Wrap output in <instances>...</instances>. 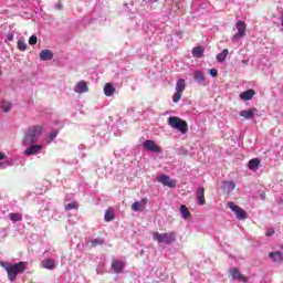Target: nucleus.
<instances>
[{"instance_id": "nucleus-1", "label": "nucleus", "mask_w": 283, "mask_h": 283, "mask_svg": "<svg viewBox=\"0 0 283 283\" xmlns=\"http://www.w3.org/2000/svg\"><path fill=\"white\" fill-rule=\"evenodd\" d=\"M0 266L7 271L10 282H14V280H17V275L24 273L28 269V262L20 261L18 263H6L0 261Z\"/></svg>"}, {"instance_id": "nucleus-2", "label": "nucleus", "mask_w": 283, "mask_h": 283, "mask_svg": "<svg viewBox=\"0 0 283 283\" xmlns=\"http://www.w3.org/2000/svg\"><path fill=\"white\" fill-rule=\"evenodd\" d=\"M41 134H43V126L41 125L30 126L24 132L22 145H36V140L41 138Z\"/></svg>"}, {"instance_id": "nucleus-3", "label": "nucleus", "mask_w": 283, "mask_h": 283, "mask_svg": "<svg viewBox=\"0 0 283 283\" xmlns=\"http://www.w3.org/2000/svg\"><path fill=\"white\" fill-rule=\"evenodd\" d=\"M168 125L169 127H172V129H177V132H180V134H187V132H189V125L187 124V122L177 116H170L168 118Z\"/></svg>"}, {"instance_id": "nucleus-4", "label": "nucleus", "mask_w": 283, "mask_h": 283, "mask_svg": "<svg viewBox=\"0 0 283 283\" xmlns=\"http://www.w3.org/2000/svg\"><path fill=\"white\" fill-rule=\"evenodd\" d=\"M153 240H155V242H158L159 244H174V242H176V233L175 232H166V233L155 232L153 234Z\"/></svg>"}, {"instance_id": "nucleus-5", "label": "nucleus", "mask_w": 283, "mask_h": 283, "mask_svg": "<svg viewBox=\"0 0 283 283\" xmlns=\"http://www.w3.org/2000/svg\"><path fill=\"white\" fill-rule=\"evenodd\" d=\"M235 28L238 32L232 36V43H238L241 39L247 36V23H244V21H237Z\"/></svg>"}, {"instance_id": "nucleus-6", "label": "nucleus", "mask_w": 283, "mask_h": 283, "mask_svg": "<svg viewBox=\"0 0 283 283\" xmlns=\"http://www.w3.org/2000/svg\"><path fill=\"white\" fill-rule=\"evenodd\" d=\"M228 207L234 212L238 220H247V211L244 209L233 203V201H229Z\"/></svg>"}, {"instance_id": "nucleus-7", "label": "nucleus", "mask_w": 283, "mask_h": 283, "mask_svg": "<svg viewBox=\"0 0 283 283\" xmlns=\"http://www.w3.org/2000/svg\"><path fill=\"white\" fill-rule=\"evenodd\" d=\"M125 266H127V262L123 260H114L111 264V269L116 275H120V273H124Z\"/></svg>"}, {"instance_id": "nucleus-8", "label": "nucleus", "mask_w": 283, "mask_h": 283, "mask_svg": "<svg viewBox=\"0 0 283 283\" xmlns=\"http://www.w3.org/2000/svg\"><path fill=\"white\" fill-rule=\"evenodd\" d=\"M27 147L24 150V156H36V154H41V149H43L42 145L31 144V145H23Z\"/></svg>"}, {"instance_id": "nucleus-9", "label": "nucleus", "mask_w": 283, "mask_h": 283, "mask_svg": "<svg viewBox=\"0 0 283 283\" xmlns=\"http://www.w3.org/2000/svg\"><path fill=\"white\" fill-rule=\"evenodd\" d=\"M157 182H160L164 187H170V189L176 188V181L171 180V177L167 175L157 177Z\"/></svg>"}, {"instance_id": "nucleus-10", "label": "nucleus", "mask_w": 283, "mask_h": 283, "mask_svg": "<svg viewBox=\"0 0 283 283\" xmlns=\"http://www.w3.org/2000/svg\"><path fill=\"white\" fill-rule=\"evenodd\" d=\"M230 275L232 276V280H235L238 282H249V279H247V276L240 273V270H238V268H231Z\"/></svg>"}, {"instance_id": "nucleus-11", "label": "nucleus", "mask_w": 283, "mask_h": 283, "mask_svg": "<svg viewBox=\"0 0 283 283\" xmlns=\"http://www.w3.org/2000/svg\"><path fill=\"white\" fill-rule=\"evenodd\" d=\"M147 207V200L142 199L140 201H135L130 209L132 211H145V208Z\"/></svg>"}, {"instance_id": "nucleus-12", "label": "nucleus", "mask_w": 283, "mask_h": 283, "mask_svg": "<svg viewBox=\"0 0 283 283\" xmlns=\"http://www.w3.org/2000/svg\"><path fill=\"white\" fill-rule=\"evenodd\" d=\"M144 147L145 149H147L148 151H153L154 154H158V151H160V148L156 146V143H154V140L147 139L146 142H144Z\"/></svg>"}, {"instance_id": "nucleus-13", "label": "nucleus", "mask_w": 283, "mask_h": 283, "mask_svg": "<svg viewBox=\"0 0 283 283\" xmlns=\"http://www.w3.org/2000/svg\"><path fill=\"white\" fill-rule=\"evenodd\" d=\"M88 87H87V83L85 81H81L78 82L75 87H74V92L76 94H85V92H88Z\"/></svg>"}, {"instance_id": "nucleus-14", "label": "nucleus", "mask_w": 283, "mask_h": 283, "mask_svg": "<svg viewBox=\"0 0 283 283\" xmlns=\"http://www.w3.org/2000/svg\"><path fill=\"white\" fill-rule=\"evenodd\" d=\"M42 266L48 271H54V269H56V263L52 259H44L42 260Z\"/></svg>"}, {"instance_id": "nucleus-15", "label": "nucleus", "mask_w": 283, "mask_h": 283, "mask_svg": "<svg viewBox=\"0 0 283 283\" xmlns=\"http://www.w3.org/2000/svg\"><path fill=\"white\" fill-rule=\"evenodd\" d=\"M40 59L42 61H52L54 59V53H52L49 49H44L40 52Z\"/></svg>"}, {"instance_id": "nucleus-16", "label": "nucleus", "mask_w": 283, "mask_h": 283, "mask_svg": "<svg viewBox=\"0 0 283 283\" xmlns=\"http://www.w3.org/2000/svg\"><path fill=\"white\" fill-rule=\"evenodd\" d=\"M253 96H255V90L253 88H250L240 94L241 101H252Z\"/></svg>"}, {"instance_id": "nucleus-17", "label": "nucleus", "mask_w": 283, "mask_h": 283, "mask_svg": "<svg viewBox=\"0 0 283 283\" xmlns=\"http://www.w3.org/2000/svg\"><path fill=\"white\" fill-rule=\"evenodd\" d=\"M221 189L226 193H231V191H233V189H235V182L234 181H222Z\"/></svg>"}, {"instance_id": "nucleus-18", "label": "nucleus", "mask_w": 283, "mask_h": 283, "mask_svg": "<svg viewBox=\"0 0 283 283\" xmlns=\"http://www.w3.org/2000/svg\"><path fill=\"white\" fill-rule=\"evenodd\" d=\"M197 202L200 207L205 206L206 200H205V188L200 187L197 190Z\"/></svg>"}, {"instance_id": "nucleus-19", "label": "nucleus", "mask_w": 283, "mask_h": 283, "mask_svg": "<svg viewBox=\"0 0 283 283\" xmlns=\"http://www.w3.org/2000/svg\"><path fill=\"white\" fill-rule=\"evenodd\" d=\"M193 80L196 81V83H198L199 85H205V73H202V71H195L193 72Z\"/></svg>"}, {"instance_id": "nucleus-20", "label": "nucleus", "mask_w": 283, "mask_h": 283, "mask_svg": "<svg viewBox=\"0 0 283 283\" xmlns=\"http://www.w3.org/2000/svg\"><path fill=\"white\" fill-rule=\"evenodd\" d=\"M239 116H241L242 118H247L248 120H251L255 118V113L253 112V109L241 111L239 113Z\"/></svg>"}, {"instance_id": "nucleus-21", "label": "nucleus", "mask_w": 283, "mask_h": 283, "mask_svg": "<svg viewBox=\"0 0 283 283\" xmlns=\"http://www.w3.org/2000/svg\"><path fill=\"white\" fill-rule=\"evenodd\" d=\"M269 258L273 262H277V263L283 262V254H282V252H270L269 253Z\"/></svg>"}, {"instance_id": "nucleus-22", "label": "nucleus", "mask_w": 283, "mask_h": 283, "mask_svg": "<svg viewBox=\"0 0 283 283\" xmlns=\"http://www.w3.org/2000/svg\"><path fill=\"white\" fill-rule=\"evenodd\" d=\"M114 92H116L114 85L112 83H106L104 86L105 96H114Z\"/></svg>"}, {"instance_id": "nucleus-23", "label": "nucleus", "mask_w": 283, "mask_h": 283, "mask_svg": "<svg viewBox=\"0 0 283 283\" xmlns=\"http://www.w3.org/2000/svg\"><path fill=\"white\" fill-rule=\"evenodd\" d=\"M192 56H195L196 59H202V56H205V50H202V46L193 48Z\"/></svg>"}, {"instance_id": "nucleus-24", "label": "nucleus", "mask_w": 283, "mask_h": 283, "mask_svg": "<svg viewBox=\"0 0 283 283\" xmlns=\"http://www.w3.org/2000/svg\"><path fill=\"white\" fill-rule=\"evenodd\" d=\"M249 169H251V171H258V168L260 167V159L258 158H253L249 161L248 165Z\"/></svg>"}, {"instance_id": "nucleus-25", "label": "nucleus", "mask_w": 283, "mask_h": 283, "mask_svg": "<svg viewBox=\"0 0 283 283\" xmlns=\"http://www.w3.org/2000/svg\"><path fill=\"white\" fill-rule=\"evenodd\" d=\"M186 87H187V84L185 83V80L180 78L177 81L176 92H179L180 94H182Z\"/></svg>"}, {"instance_id": "nucleus-26", "label": "nucleus", "mask_w": 283, "mask_h": 283, "mask_svg": "<svg viewBox=\"0 0 283 283\" xmlns=\"http://www.w3.org/2000/svg\"><path fill=\"white\" fill-rule=\"evenodd\" d=\"M227 56H229V50L224 49L217 55L218 63H224V61H227Z\"/></svg>"}, {"instance_id": "nucleus-27", "label": "nucleus", "mask_w": 283, "mask_h": 283, "mask_svg": "<svg viewBox=\"0 0 283 283\" xmlns=\"http://www.w3.org/2000/svg\"><path fill=\"white\" fill-rule=\"evenodd\" d=\"M9 219L11 220V222H21V220H23V214L11 212L9 213Z\"/></svg>"}, {"instance_id": "nucleus-28", "label": "nucleus", "mask_w": 283, "mask_h": 283, "mask_svg": "<svg viewBox=\"0 0 283 283\" xmlns=\"http://www.w3.org/2000/svg\"><path fill=\"white\" fill-rule=\"evenodd\" d=\"M18 50L20 52H25V50H28V44L25 43V40L23 39L18 40Z\"/></svg>"}, {"instance_id": "nucleus-29", "label": "nucleus", "mask_w": 283, "mask_h": 283, "mask_svg": "<svg viewBox=\"0 0 283 283\" xmlns=\"http://www.w3.org/2000/svg\"><path fill=\"white\" fill-rule=\"evenodd\" d=\"M181 217L184 220H187L191 216V212H189V209L186 206L180 207Z\"/></svg>"}, {"instance_id": "nucleus-30", "label": "nucleus", "mask_w": 283, "mask_h": 283, "mask_svg": "<svg viewBox=\"0 0 283 283\" xmlns=\"http://www.w3.org/2000/svg\"><path fill=\"white\" fill-rule=\"evenodd\" d=\"M1 107L4 114H8V112L12 109V104H10V102H2Z\"/></svg>"}, {"instance_id": "nucleus-31", "label": "nucleus", "mask_w": 283, "mask_h": 283, "mask_svg": "<svg viewBox=\"0 0 283 283\" xmlns=\"http://www.w3.org/2000/svg\"><path fill=\"white\" fill-rule=\"evenodd\" d=\"M56 136H59V130L51 132L48 136L46 143L50 145V143H52Z\"/></svg>"}, {"instance_id": "nucleus-32", "label": "nucleus", "mask_w": 283, "mask_h": 283, "mask_svg": "<svg viewBox=\"0 0 283 283\" xmlns=\"http://www.w3.org/2000/svg\"><path fill=\"white\" fill-rule=\"evenodd\" d=\"M104 218H105L106 222H112V220H114V212L107 210L104 214Z\"/></svg>"}, {"instance_id": "nucleus-33", "label": "nucleus", "mask_w": 283, "mask_h": 283, "mask_svg": "<svg viewBox=\"0 0 283 283\" xmlns=\"http://www.w3.org/2000/svg\"><path fill=\"white\" fill-rule=\"evenodd\" d=\"M92 247H99L105 244V240L103 239H93L91 242Z\"/></svg>"}, {"instance_id": "nucleus-34", "label": "nucleus", "mask_w": 283, "mask_h": 283, "mask_svg": "<svg viewBox=\"0 0 283 283\" xmlns=\"http://www.w3.org/2000/svg\"><path fill=\"white\" fill-rule=\"evenodd\" d=\"M72 209H78V205L71 202L65 206V211H72Z\"/></svg>"}, {"instance_id": "nucleus-35", "label": "nucleus", "mask_w": 283, "mask_h": 283, "mask_svg": "<svg viewBox=\"0 0 283 283\" xmlns=\"http://www.w3.org/2000/svg\"><path fill=\"white\" fill-rule=\"evenodd\" d=\"M180 98H182V93H179L176 91V93L172 96V102L178 103L180 101Z\"/></svg>"}, {"instance_id": "nucleus-36", "label": "nucleus", "mask_w": 283, "mask_h": 283, "mask_svg": "<svg viewBox=\"0 0 283 283\" xmlns=\"http://www.w3.org/2000/svg\"><path fill=\"white\" fill-rule=\"evenodd\" d=\"M38 41H39V38H36V35H31L29 39V44L36 45Z\"/></svg>"}, {"instance_id": "nucleus-37", "label": "nucleus", "mask_w": 283, "mask_h": 283, "mask_svg": "<svg viewBox=\"0 0 283 283\" xmlns=\"http://www.w3.org/2000/svg\"><path fill=\"white\" fill-rule=\"evenodd\" d=\"M275 234V229H273V228H269L268 229V231H266V233H265V235L269 238V237H271V235H274Z\"/></svg>"}, {"instance_id": "nucleus-38", "label": "nucleus", "mask_w": 283, "mask_h": 283, "mask_svg": "<svg viewBox=\"0 0 283 283\" xmlns=\"http://www.w3.org/2000/svg\"><path fill=\"white\" fill-rule=\"evenodd\" d=\"M7 41H14V33L9 32V33L7 34Z\"/></svg>"}, {"instance_id": "nucleus-39", "label": "nucleus", "mask_w": 283, "mask_h": 283, "mask_svg": "<svg viewBox=\"0 0 283 283\" xmlns=\"http://www.w3.org/2000/svg\"><path fill=\"white\" fill-rule=\"evenodd\" d=\"M210 76H212V77L218 76V70L211 69V70H210Z\"/></svg>"}, {"instance_id": "nucleus-40", "label": "nucleus", "mask_w": 283, "mask_h": 283, "mask_svg": "<svg viewBox=\"0 0 283 283\" xmlns=\"http://www.w3.org/2000/svg\"><path fill=\"white\" fill-rule=\"evenodd\" d=\"M12 165H14V161L12 160L4 161V169H7V167H12Z\"/></svg>"}, {"instance_id": "nucleus-41", "label": "nucleus", "mask_w": 283, "mask_h": 283, "mask_svg": "<svg viewBox=\"0 0 283 283\" xmlns=\"http://www.w3.org/2000/svg\"><path fill=\"white\" fill-rule=\"evenodd\" d=\"M63 8V4L61 3V1H57L56 4H55V9L56 10H62Z\"/></svg>"}, {"instance_id": "nucleus-42", "label": "nucleus", "mask_w": 283, "mask_h": 283, "mask_svg": "<svg viewBox=\"0 0 283 283\" xmlns=\"http://www.w3.org/2000/svg\"><path fill=\"white\" fill-rule=\"evenodd\" d=\"M1 167H2V169H6V161H0V169H1Z\"/></svg>"}, {"instance_id": "nucleus-43", "label": "nucleus", "mask_w": 283, "mask_h": 283, "mask_svg": "<svg viewBox=\"0 0 283 283\" xmlns=\"http://www.w3.org/2000/svg\"><path fill=\"white\" fill-rule=\"evenodd\" d=\"M241 63H242L243 65H249V60H242Z\"/></svg>"}, {"instance_id": "nucleus-44", "label": "nucleus", "mask_w": 283, "mask_h": 283, "mask_svg": "<svg viewBox=\"0 0 283 283\" xmlns=\"http://www.w3.org/2000/svg\"><path fill=\"white\" fill-rule=\"evenodd\" d=\"M0 160H6V155L0 154Z\"/></svg>"}, {"instance_id": "nucleus-45", "label": "nucleus", "mask_w": 283, "mask_h": 283, "mask_svg": "<svg viewBox=\"0 0 283 283\" xmlns=\"http://www.w3.org/2000/svg\"><path fill=\"white\" fill-rule=\"evenodd\" d=\"M78 149H85V145H83V144L80 145V146H78Z\"/></svg>"}, {"instance_id": "nucleus-46", "label": "nucleus", "mask_w": 283, "mask_h": 283, "mask_svg": "<svg viewBox=\"0 0 283 283\" xmlns=\"http://www.w3.org/2000/svg\"><path fill=\"white\" fill-rule=\"evenodd\" d=\"M151 1V3H156L158 0H150Z\"/></svg>"}, {"instance_id": "nucleus-47", "label": "nucleus", "mask_w": 283, "mask_h": 283, "mask_svg": "<svg viewBox=\"0 0 283 283\" xmlns=\"http://www.w3.org/2000/svg\"><path fill=\"white\" fill-rule=\"evenodd\" d=\"M265 196L264 195H261V199L264 200Z\"/></svg>"}, {"instance_id": "nucleus-48", "label": "nucleus", "mask_w": 283, "mask_h": 283, "mask_svg": "<svg viewBox=\"0 0 283 283\" xmlns=\"http://www.w3.org/2000/svg\"><path fill=\"white\" fill-rule=\"evenodd\" d=\"M281 202L283 203V199L281 200Z\"/></svg>"}]
</instances>
